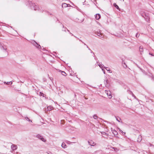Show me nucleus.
<instances>
[{"label": "nucleus", "instance_id": "obj_1", "mask_svg": "<svg viewBox=\"0 0 154 154\" xmlns=\"http://www.w3.org/2000/svg\"><path fill=\"white\" fill-rule=\"evenodd\" d=\"M36 137L43 142H45L46 141V140L43 137L42 135L40 134H38L37 135Z\"/></svg>", "mask_w": 154, "mask_h": 154}, {"label": "nucleus", "instance_id": "obj_2", "mask_svg": "<svg viewBox=\"0 0 154 154\" xmlns=\"http://www.w3.org/2000/svg\"><path fill=\"white\" fill-rule=\"evenodd\" d=\"M75 128L71 126H67L65 130L68 132H71L72 131H74Z\"/></svg>", "mask_w": 154, "mask_h": 154}, {"label": "nucleus", "instance_id": "obj_3", "mask_svg": "<svg viewBox=\"0 0 154 154\" xmlns=\"http://www.w3.org/2000/svg\"><path fill=\"white\" fill-rule=\"evenodd\" d=\"M99 31L95 32V34L100 37L102 38L103 37V35L101 32L99 30Z\"/></svg>", "mask_w": 154, "mask_h": 154}, {"label": "nucleus", "instance_id": "obj_4", "mask_svg": "<svg viewBox=\"0 0 154 154\" xmlns=\"http://www.w3.org/2000/svg\"><path fill=\"white\" fill-rule=\"evenodd\" d=\"M32 43L33 45L35 46L37 48H41V46L34 41H33Z\"/></svg>", "mask_w": 154, "mask_h": 154}, {"label": "nucleus", "instance_id": "obj_5", "mask_svg": "<svg viewBox=\"0 0 154 154\" xmlns=\"http://www.w3.org/2000/svg\"><path fill=\"white\" fill-rule=\"evenodd\" d=\"M105 92L107 94L108 97L109 98H111L112 97V95L111 94L110 91H108L105 90Z\"/></svg>", "mask_w": 154, "mask_h": 154}, {"label": "nucleus", "instance_id": "obj_6", "mask_svg": "<svg viewBox=\"0 0 154 154\" xmlns=\"http://www.w3.org/2000/svg\"><path fill=\"white\" fill-rule=\"evenodd\" d=\"M0 48L2 50H4L6 52H7L6 46L5 45H1Z\"/></svg>", "mask_w": 154, "mask_h": 154}, {"label": "nucleus", "instance_id": "obj_7", "mask_svg": "<svg viewBox=\"0 0 154 154\" xmlns=\"http://www.w3.org/2000/svg\"><path fill=\"white\" fill-rule=\"evenodd\" d=\"M70 5L65 3H63L62 5V7L63 8H65L68 6H70Z\"/></svg>", "mask_w": 154, "mask_h": 154}, {"label": "nucleus", "instance_id": "obj_8", "mask_svg": "<svg viewBox=\"0 0 154 154\" xmlns=\"http://www.w3.org/2000/svg\"><path fill=\"white\" fill-rule=\"evenodd\" d=\"M12 150L14 151L17 148V146L16 145H11V146Z\"/></svg>", "mask_w": 154, "mask_h": 154}, {"label": "nucleus", "instance_id": "obj_9", "mask_svg": "<svg viewBox=\"0 0 154 154\" xmlns=\"http://www.w3.org/2000/svg\"><path fill=\"white\" fill-rule=\"evenodd\" d=\"M101 17L100 15V14H96L95 18L97 20H99Z\"/></svg>", "mask_w": 154, "mask_h": 154}, {"label": "nucleus", "instance_id": "obj_10", "mask_svg": "<svg viewBox=\"0 0 154 154\" xmlns=\"http://www.w3.org/2000/svg\"><path fill=\"white\" fill-rule=\"evenodd\" d=\"M111 130L113 134H114V135H117L118 133L116 130H115L114 129L113 130L112 128L111 129Z\"/></svg>", "mask_w": 154, "mask_h": 154}, {"label": "nucleus", "instance_id": "obj_11", "mask_svg": "<svg viewBox=\"0 0 154 154\" xmlns=\"http://www.w3.org/2000/svg\"><path fill=\"white\" fill-rule=\"evenodd\" d=\"M33 8L35 10H38L39 8L34 4H33Z\"/></svg>", "mask_w": 154, "mask_h": 154}, {"label": "nucleus", "instance_id": "obj_12", "mask_svg": "<svg viewBox=\"0 0 154 154\" xmlns=\"http://www.w3.org/2000/svg\"><path fill=\"white\" fill-rule=\"evenodd\" d=\"M142 139V136L140 135H139L138 136L137 139V141L138 142H139L141 141Z\"/></svg>", "mask_w": 154, "mask_h": 154}, {"label": "nucleus", "instance_id": "obj_13", "mask_svg": "<svg viewBox=\"0 0 154 154\" xmlns=\"http://www.w3.org/2000/svg\"><path fill=\"white\" fill-rule=\"evenodd\" d=\"M88 143L89 144H93L94 143L93 141L92 140H89L88 141Z\"/></svg>", "mask_w": 154, "mask_h": 154}, {"label": "nucleus", "instance_id": "obj_14", "mask_svg": "<svg viewBox=\"0 0 154 154\" xmlns=\"http://www.w3.org/2000/svg\"><path fill=\"white\" fill-rule=\"evenodd\" d=\"M143 48L142 47L140 46V53L142 54V53L143 52Z\"/></svg>", "mask_w": 154, "mask_h": 154}, {"label": "nucleus", "instance_id": "obj_15", "mask_svg": "<svg viewBox=\"0 0 154 154\" xmlns=\"http://www.w3.org/2000/svg\"><path fill=\"white\" fill-rule=\"evenodd\" d=\"M113 5L117 9H119V6H118V5H116V4L115 3H114L113 4Z\"/></svg>", "mask_w": 154, "mask_h": 154}, {"label": "nucleus", "instance_id": "obj_16", "mask_svg": "<svg viewBox=\"0 0 154 154\" xmlns=\"http://www.w3.org/2000/svg\"><path fill=\"white\" fill-rule=\"evenodd\" d=\"M116 120L117 121H118L119 122H122L120 121V120H121V119L119 117H116Z\"/></svg>", "mask_w": 154, "mask_h": 154}, {"label": "nucleus", "instance_id": "obj_17", "mask_svg": "<svg viewBox=\"0 0 154 154\" xmlns=\"http://www.w3.org/2000/svg\"><path fill=\"white\" fill-rule=\"evenodd\" d=\"M104 68H105L107 71H109V72H112V71H111V70L108 67L104 66Z\"/></svg>", "mask_w": 154, "mask_h": 154}, {"label": "nucleus", "instance_id": "obj_18", "mask_svg": "<svg viewBox=\"0 0 154 154\" xmlns=\"http://www.w3.org/2000/svg\"><path fill=\"white\" fill-rule=\"evenodd\" d=\"M69 141H66L65 142H63L62 143V144H66V143H67V144H70V143H69Z\"/></svg>", "mask_w": 154, "mask_h": 154}, {"label": "nucleus", "instance_id": "obj_19", "mask_svg": "<svg viewBox=\"0 0 154 154\" xmlns=\"http://www.w3.org/2000/svg\"><path fill=\"white\" fill-rule=\"evenodd\" d=\"M61 73L62 75H63L65 76H66V74L65 72L63 71H61Z\"/></svg>", "mask_w": 154, "mask_h": 154}, {"label": "nucleus", "instance_id": "obj_20", "mask_svg": "<svg viewBox=\"0 0 154 154\" xmlns=\"http://www.w3.org/2000/svg\"><path fill=\"white\" fill-rule=\"evenodd\" d=\"M112 148L116 152H117L119 150V149L114 147H112Z\"/></svg>", "mask_w": 154, "mask_h": 154}, {"label": "nucleus", "instance_id": "obj_21", "mask_svg": "<svg viewBox=\"0 0 154 154\" xmlns=\"http://www.w3.org/2000/svg\"><path fill=\"white\" fill-rule=\"evenodd\" d=\"M47 109L49 110H51L52 109V107L51 106H48L47 107Z\"/></svg>", "mask_w": 154, "mask_h": 154}, {"label": "nucleus", "instance_id": "obj_22", "mask_svg": "<svg viewBox=\"0 0 154 154\" xmlns=\"http://www.w3.org/2000/svg\"><path fill=\"white\" fill-rule=\"evenodd\" d=\"M119 131L120 132H121V133H122V134L123 135H124L125 134V133L123 132L122 131V130H121L120 128H119Z\"/></svg>", "mask_w": 154, "mask_h": 154}, {"label": "nucleus", "instance_id": "obj_23", "mask_svg": "<svg viewBox=\"0 0 154 154\" xmlns=\"http://www.w3.org/2000/svg\"><path fill=\"white\" fill-rule=\"evenodd\" d=\"M104 84L105 85V86H107V83H108V80H107V79L106 80V81H104Z\"/></svg>", "mask_w": 154, "mask_h": 154}, {"label": "nucleus", "instance_id": "obj_24", "mask_svg": "<svg viewBox=\"0 0 154 154\" xmlns=\"http://www.w3.org/2000/svg\"><path fill=\"white\" fill-rule=\"evenodd\" d=\"M97 115L95 114L93 116V118L94 119H97Z\"/></svg>", "mask_w": 154, "mask_h": 154}, {"label": "nucleus", "instance_id": "obj_25", "mask_svg": "<svg viewBox=\"0 0 154 154\" xmlns=\"http://www.w3.org/2000/svg\"><path fill=\"white\" fill-rule=\"evenodd\" d=\"M101 134H105L107 136H108V134H106L105 132H102L101 133Z\"/></svg>", "mask_w": 154, "mask_h": 154}, {"label": "nucleus", "instance_id": "obj_26", "mask_svg": "<svg viewBox=\"0 0 154 154\" xmlns=\"http://www.w3.org/2000/svg\"><path fill=\"white\" fill-rule=\"evenodd\" d=\"M10 83H11V85L12 83V82H5V84H6L7 85L9 84Z\"/></svg>", "mask_w": 154, "mask_h": 154}, {"label": "nucleus", "instance_id": "obj_27", "mask_svg": "<svg viewBox=\"0 0 154 154\" xmlns=\"http://www.w3.org/2000/svg\"><path fill=\"white\" fill-rule=\"evenodd\" d=\"M61 146L63 148H65L66 147V145H61Z\"/></svg>", "mask_w": 154, "mask_h": 154}, {"label": "nucleus", "instance_id": "obj_28", "mask_svg": "<svg viewBox=\"0 0 154 154\" xmlns=\"http://www.w3.org/2000/svg\"><path fill=\"white\" fill-rule=\"evenodd\" d=\"M26 119L29 122H32V120H30L28 117H27Z\"/></svg>", "mask_w": 154, "mask_h": 154}, {"label": "nucleus", "instance_id": "obj_29", "mask_svg": "<svg viewBox=\"0 0 154 154\" xmlns=\"http://www.w3.org/2000/svg\"><path fill=\"white\" fill-rule=\"evenodd\" d=\"M140 36V34L138 33H137L136 35V36L137 38H138Z\"/></svg>", "mask_w": 154, "mask_h": 154}, {"label": "nucleus", "instance_id": "obj_30", "mask_svg": "<svg viewBox=\"0 0 154 154\" xmlns=\"http://www.w3.org/2000/svg\"><path fill=\"white\" fill-rule=\"evenodd\" d=\"M40 95L41 96H43V97H44V94L43 93L40 92Z\"/></svg>", "mask_w": 154, "mask_h": 154}, {"label": "nucleus", "instance_id": "obj_31", "mask_svg": "<svg viewBox=\"0 0 154 154\" xmlns=\"http://www.w3.org/2000/svg\"><path fill=\"white\" fill-rule=\"evenodd\" d=\"M102 70L103 71L104 74H105V70L104 69H102Z\"/></svg>", "mask_w": 154, "mask_h": 154}, {"label": "nucleus", "instance_id": "obj_32", "mask_svg": "<svg viewBox=\"0 0 154 154\" xmlns=\"http://www.w3.org/2000/svg\"><path fill=\"white\" fill-rule=\"evenodd\" d=\"M131 94H132V96L133 97H135V96L131 92Z\"/></svg>", "mask_w": 154, "mask_h": 154}, {"label": "nucleus", "instance_id": "obj_33", "mask_svg": "<svg viewBox=\"0 0 154 154\" xmlns=\"http://www.w3.org/2000/svg\"><path fill=\"white\" fill-rule=\"evenodd\" d=\"M98 65L100 66V68H101V65L99 63H98Z\"/></svg>", "mask_w": 154, "mask_h": 154}, {"label": "nucleus", "instance_id": "obj_34", "mask_svg": "<svg viewBox=\"0 0 154 154\" xmlns=\"http://www.w3.org/2000/svg\"><path fill=\"white\" fill-rule=\"evenodd\" d=\"M79 41H81V42H82L84 44V45H86H86H86L85 43H84L83 42H82V41L81 40H79Z\"/></svg>", "mask_w": 154, "mask_h": 154}, {"label": "nucleus", "instance_id": "obj_35", "mask_svg": "<svg viewBox=\"0 0 154 154\" xmlns=\"http://www.w3.org/2000/svg\"><path fill=\"white\" fill-rule=\"evenodd\" d=\"M70 33L72 35L74 36L75 37H76V36H75V35H73V34H72V33H71L70 32Z\"/></svg>", "mask_w": 154, "mask_h": 154}, {"label": "nucleus", "instance_id": "obj_36", "mask_svg": "<svg viewBox=\"0 0 154 154\" xmlns=\"http://www.w3.org/2000/svg\"><path fill=\"white\" fill-rule=\"evenodd\" d=\"M104 66V65H101V68L102 69V67H103Z\"/></svg>", "mask_w": 154, "mask_h": 154}, {"label": "nucleus", "instance_id": "obj_37", "mask_svg": "<svg viewBox=\"0 0 154 154\" xmlns=\"http://www.w3.org/2000/svg\"><path fill=\"white\" fill-rule=\"evenodd\" d=\"M152 79L154 81V76H152Z\"/></svg>", "mask_w": 154, "mask_h": 154}, {"label": "nucleus", "instance_id": "obj_38", "mask_svg": "<svg viewBox=\"0 0 154 154\" xmlns=\"http://www.w3.org/2000/svg\"><path fill=\"white\" fill-rule=\"evenodd\" d=\"M91 51V53H94L93 51L91 50V51Z\"/></svg>", "mask_w": 154, "mask_h": 154}, {"label": "nucleus", "instance_id": "obj_39", "mask_svg": "<svg viewBox=\"0 0 154 154\" xmlns=\"http://www.w3.org/2000/svg\"><path fill=\"white\" fill-rule=\"evenodd\" d=\"M93 56H94V57H95V54H94V53H93Z\"/></svg>", "mask_w": 154, "mask_h": 154}, {"label": "nucleus", "instance_id": "obj_40", "mask_svg": "<svg viewBox=\"0 0 154 154\" xmlns=\"http://www.w3.org/2000/svg\"><path fill=\"white\" fill-rule=\"evenodd\" d=\"M88 48V50H90V51H91V49H90L89 48Z\"/></svg>", "mask_w": 154, "mask_h": 154}, {"label": "nucleus", "instance_id": "obj_41", "mask_svg": "<svg viewBox=\"0 0 154 154\" xmlns=\"http://www.w3.org/2000/svg\"><path fill=\"white\" fill-rule=\"evenodd\" d=\"M94 59H95L96 60H97V59L96 57H94Z\"/></svg>", "mask_w": 154, "mask_h": 154}, {"label": "nucleus", "instance_id": "obj_42", "mask_svg": "<svg viewBox=\"0 0 154 154\" xmlns=\"http://www.w3.org/2000/svg\"><path fill=\"white\" fill-rule=\"evenodd\" d=\"M149 54H150V55H152V56H154L153 55H152V54H150V53H149Z\"/></svg>", "mask_w": 154, "mask_h": 154}, {"label": "nucleus", "instance_id": "obj_43", "mask_svg": "<svg viewBox=\"0 0 154 154\" xmlns=\"http://www.w3.org/2000/svg\"><path fill=\"white\" fill-rule=\"evenodd\" d=\"M67 31H68V32H69V30H68L67 29Z\"/></svg>", "mask_w": 154, "mask_h": 154}, {"label": "nucleus", "instance_id": "obj_44", "mask_svg": "<svg viewBox=\"0 0 154 154\" xmlns=\"http://www.w3.org/2000/svg\"><path fill=\"white\" fill-rule=\"evenodd\" d=\"M86 47H87V48H89V47H88V45H86Z\"/></svg>", "mask_w": 154, "mask_h": 154}, {"label": "nucleus", "instance_id": "obj_45", "mask_svg": "<svg viewBox=\"0 0 154 154\" xmlns=\"http://www.w3.org/2000/svg\"><path fill=\"white\" fill-rule=\"evenodd\" d=\"M91 146H94V145H91Z\"/></svg>", "mask_w": 154, "mask_h": 154}]
</instances>
